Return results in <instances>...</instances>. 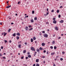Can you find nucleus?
Listing matches in <instances>:
<instances>
[{
    "label": "nucleus",
    "instance_id": "338daca9",
    "mask_svg": "<svg viewBox=\"0 0 66 66\" xmlns=\"http://www.w3.org/2000/svg\"><path fill=\"white\" fill-rule=\"evenodd\" d=\"M2 35H3L4 34V33H2Z\"/></svg>",
    "mask_w": 66,
    "mask_h": 66
},
{
    "label": "nucleus",
    "instance_id": "cd10ccee",
    "mask_svg": "<svg viewBox=\"0 0 66 66\" xmlns=\"http://www.w3.org/2000/svg\"><path fill=\"white\" fill-rule=\"evenodd\" d=\"M39 49L40 50H42V47H40Z\"/></svg>",
    "mask_w": 66,
    "mask_h": 66
},
{
    "label": "nucleus",
    "instance_id": "774afa93",
    "mask_svg": "<svg viewBox=\"0 0 66 66\" xmlns=\"http://www.w3.org/2000/svg\"><path fill=\"white\" fill-rule=\"evenodd\" d=\"M27 18V16H26L24 17V18Z\"/></svg>",
    "mask_w": 66,
    "mask_h": 66
},
{
    "label": "nucleus",
    "instance_id": "ddd939ff",
    "mask_svg": "<svg viewBox=\"0 0 66 66\" xmlns=\"http://www.w3.org/2000/svg\"><path fill=\"white\" fill-rule=\"evenodd\" d=\"M55 53L54 52L53 53H51V55H53Z\"/></svg>",
    "mask_w": 66,
    "mask_h": 66
},
{
    "label": "nucleus",
    "instance_id": "5fc2aeb1",
    "mask_svg": "<svg viewBox=\"0 0 66 66\" xmlns=\"http://www.w3.org/2000/svg\"><path fill=\"white\" fill-rule=\"evenodd\" d=\"M53 66H55V64H53Z\"/></svg>",
    "mask_w": 66,
    "mask_h": 66
},
{
    "label": "nucleus",
    "instance_id": "f03ea898",
    "mask_svg": "<svg viewBox=\"0 0 66 66\" xmlns=\"http://www.w3.org/2000/svg\"><path fill=\"white\" fill-rule=\"evenodd\" d=\"M44 37H47L48 36V35L47 34H45L44 35Z\"/></svg>",
    "mask_w": 66,
    "mask_h": 66
},
{
    "label": "nucleus",
    "instance_id": "680f3d73",
    "mask_svg": "<svg viewBox=\"0 0 66 66\" xmlns=\"http://www.w3.org/2000/svg\"><path fill=\"white\" fill-rule=\"evenodd\" d=\"M47 11L48 12V8H47Z\"/></svg>",
    "mask_w": 66,
    "mask_h": 66
},
{
    "label": "nucleus",
    "instance_id": "6e6552de",
    "mask_svg": "<svg viewBox=\"0 0 66 66\" xmlns=\"http://www.w3.org/2000/svg\"><path fill=\"white\" fill-rule=\"evenodd\" d=\"M53 23H56V21L55 20L53 21Z\"/></svg>",
    "mask_w": 66,
    "mask_h": 66
},
{
    "label": "nucleus",
    "instance_id": "e2e57ef3",
    "mask_svg": "<svg viewBox=\"0 0 66 66\" xmlns=\"http://www.w3.org/2000/svg\"><path fill=\"white\" fill-rule=\"evenodd\" d=\"M33 66H35V64H34L33 65Z\"/></svg>",
    "mask_w": 66,
    "mask_h": 66
},
{
    "label": "nucleus",
    "instance_id": "3c124183",
    "mask_svg": "<svg viewBox=\"0 0 66 66\" xmlns=\"http://www.w3.org/2000/svg\"><path fill=\"white\" fill-rule=\"evenodd\" d=\"M48 14H49V12H47V13L46 15H48Z\"/></svg>",
    "mask_w": 66,
    "mask_h": 66
},
{
    "label": "nucleus",
    "instance_id": "37998d69",
    "mask_svg": "<svg viewBox=\"0 0 66 66\" xmlns=\"http://www.w3.org/2000/svg\"><path fill=\"white\" fill-rule=\"evenodd\" d=\"M24 57H23V56L22 57H21V59H23Z\"/></svg>",
    "mask_w": 66,
    "mask_h": 66
},
{
    "label": "nucleus",
    "instance_id": "2eb2a0df",
    "mask_svg": "<svg viewBox=\"0 0 66 66\" xmlns=\"http://www.w3.org/2000/svg\"><path fill=\"white\" fill-rule=\"evenodd\" d=\"M28 57H29V58H30L31 57V55H29L28 56Z\"/></svg>",
    "mask_w": 66,
    "mask_h": 66
},
{
    "label": "nucleus",
    "instance_id": "603ef678",
    "mask_svg": "<svg viewBox=\"0 0 66 66\" xmlns=\"http://www.w3.org/2000/svg\"><path fill=\"white\" fill-rule=\"evenodd\" d=\"M9 43H12V41H11V40H10V41H9Z\"/></svg>",
    "mask_w": 66,
    "mask_h": 66
},
{
    "label": "nucleus",
    "instance_id": "c03bdc74",
    "mask_svg": "<svg viewBox=\"0 0 66 66\" xmlns=\"http://www.w3.org/2000/svg\"><path fill=\"white\" fill-rule=\"evenodd\" d=\"M42 33H45V31H42Z\"/></svg>",
    "mask_w": 66,
    "mask_h": 66
},
{
    "label": "nucleus",
    "instance_id": "423d86ee",
    "mask_svg": "<svg viewBox=\"0 0 66 66\" xmlns=\"http://www.w3.org/2000/svg\"><path fill=\"white\" fill-rule=\"evenodd\" d=\"M64 22V21L63 20H61L60 21V23H63Z\"/></svg>",
    "mask_w": 66,
    "mask_h": 66
},
{
    "label": "nucleus",
    "instance_id": "dca6fc26",
    "mask_svg": "<svg viewBox=\"0 0 66 66\" xmlns=\"http://www.w3.org/2000/svg\"><path fill=\"white\" fill-rule=\"evenodd\" d=\"M11 29H9L8 31V32H10V31H11Z\"/></svg>",
    "mask_w": 66,
    "mask_h": 66
},
{
    "label": "nucleus",
    "instance_id": "e433bc0d",
    "mask_svg": "<svg viewBox=\"0 0 66 66\" xmlns=\"http://www.w3.org/2000/svg\"><path fill=\"white\" fill-rule=\"evenodd\" d=\"M5 43H7V40H4Z\"/></svg>",
    "mask_w": 66,
    "mask_h": 66
},
{
    "label": "nucleus",
    "instance_id": "a211bd4d",
    "mask_svg": "<svg viewBox=\"0 0 66 66\" xmlns=\"http://www.w3.org/2000/svg\"><path fill=\"white\" fill-rule=\"evenodd\" d=\"M26 52V50H24L23 52V53H25Z\"/></svg>",
    "mask_w": 66,
    "mask_h": 66
},
{
    "label": "nucleus",
    "instance_id": "f8f14e48",
    "mask_svg": "<svg viewBox=\"0 0 66 66\" xmlns=\"http://www.w3.org/2000/svg\"><path fill=\"white\" fill-rule=\"evenodd\" d=\"M13 36H16V33H14L12 35Z\"/></svg>",
    "mask_w": 66,
    "mask_h": 66
},
{
    "label": "nucleus",
    "instance_id": "4468645a",
    "mask_svg": "<svg viewBox=\"0 0 66 66\" xmlns=\"http://www.w3.org/2000/svg\"><path fill=\"white\" fill-rule=\"evenodd\" d=\"M55 43V41H53V42H52V44L53 45Z\"/></svg>",
    "mask_w": 66,
    "mask_h": 66
},
{
    "label": "nucleus",
    "instance_id": "69168bd1",
    "mask_svg": "<svg viewBox=\"0 0 66 66\" xmlns=\"http://www.w3.org/2000/svg\"><path fill=\"white\" fill-rule=\"evenodd\" d=\"M35 55H36V54H34V56H35Z\"/></svg>",
    "mask_w": 66,
    "mask_h": 66
},
{
    "label": "nucleus",
    "instance_id": "de8ad7c7",
    "mask_svg": "<svg viewBox=\"0 0 66 66\" xmlns=\"http://www.w3.org/2000/svg\"><path fill=\"white\" fill-rule=\"evenodd\" d=\"M2 56V54H0V56Z\"/></svg>",
    "mask_w": 66,
    "mask_h": 66
},
{
    "label": "nucleus",
    "instance_id": "aec40b11",
    "mask_svg": "<svg viewBox=\"0 0 66 66\" xmlns=\"http://www.w3.org/2000/svg\"><path fill=\"white\" fill-rule=\"evenodd\" d=\"M37 18L36 17L34 18V20H37Z\"/></svg>",
    "mask_w": 66,
    "mask_h": 66
},
{
    "label": "nucleus",
    "instance_id": "864d4df0",
    "mask_svg": "<svg viewBox=\"0 0 66 66\" xmlns=\"http://www.w3.org/2000/svg\"><path fill=\"white\" fill-rule=\"evenodd\" d=\"M19 3H20V2H18V4H19Z\"/></svg>",
    "mask_w": 66,
    "mask_h": 66
},
{
    "label": "nucleus",
    "instance_id": "bb28decb",
    "mask_svg": "<svg viewBox=\"0 0 66 66\" xmlns=\"http://www.w3.org/2000/svg\"><path fill=\"white\" fill-rule=\"evenodd\" d=\"M35 12L34 11H32V14H34Z\"/></svg>",
    "mask_w": 66,
    "mask_h": 66
},
{
    "label": "nucleus",
    "instance_id": "49530a36",
    "mask_svg": "<svg viewBox=\"0 0 66 66\" xmlns=\"http://www.w3.org/2000/svg\"><path fill=\"white\" fill-rule=\"evenodd\" d=\"M62 54H64V53H65V52H62Z\"/></svg>",
    "mask_w": 66,
    "mask_h": 66
},
{
    "label": "nucleus",
    "instance_id": "bf43d9fd",
    "mask_svg": "<svg viewBox=\"0 0 66 66\" xmlns=\"http://www.w3.org/2000/svg\"><path fill=\"white\" fill-rule=\"evenodd\" d=\"M61 38V37H59L58 38V39H60Z\"/></svg>",
    "mask_w": 66,
    "mask_h": 66
},
{
    "label": "nucleus",
    "instance_id": "0e129e2a",
    "mask_svg": "<svg viewBox=\"0 0 66 66\" xmlns=\"http://www.w3.org/2000/svg\"><path fill=\"white\" fill-rule=\"evenodd\" d=\"M25 45H27V43H25Z\"/></svg>",
    "mask_w": 66,
    "mask_h": 66
},
{
    "label": "nucleus",
    "instance_id": "c85d7f7f",
    "mask_svg": "<svg viewBox=\"0 0 66 66\" xmlns=\"http://www.w3.org/2000/svg\"><path fill=\"white\" fill-rule=\"evenodd\" d=\"M33 39L34 40H35L36 39V38L35 37H34Z\"/></svg>",
    "mask_w": 66,
    "mask_h": 66
},
{
    "label": "nucleus",
    "instance_id": "4c0bfd02",
    "mask_svg": "<svg viewBox=\"0 0 66 66\" xmlns=\"http://www.w3.org/2000/svg\"><path fill=\"white\" fill-rule=\"evenodd\" d=\"M1 49H3V46H1Z\"/></svg>",
    "mask_w": 66,
    "mask_h": 66
},
{
    "label": "nucleus",
    "instance_id": "473e14b6",
    "mask_svg": "<svg viewBox=\"0 0 66 66\" xmlns=\"http://www.w3.org/2000/svg\"><path fill=\"white\" fill-rule=\"evenodd\" d=\"M59 18H61V15H59L58 16Z\"/></svg>",
    "mask_w": 66,
    "mask_h": 66
},
{
    "label": "nucleus",
    "instance_id": "c9c22d12",
    "mask_svg": "<svg viewBox=\"0 0 66 66\" xmlns=\"http://www.w3.org/2000/svg\"><path fill=\"white\" fill-rule=\"evenodd\" d=\"M50 48H51V49H53V46H51L50 47Z\"/></svg>",
    "mask_w": 66,
    "mask_h": 66
},
{
    "label": "nucleus",
    "instance_id": "a18cd8bd",
    "mask_svg": "<svg viewBox=\"0 0 66 66\" xmlns=\"http://www.w3.org/2000/svg\"><path fill=\"white\" fill-rule=\"evenodd\" d=\"M53 20H55V18H53Z\"/></svg>",
    "mask_w": 66,
    "mask_h": 66
},
{
    "label": "nucleus",
    "instance_id": "7c9ffc66",
    "mask_svg": "<svg viewBox=\"0 0 66 66\" xmlns=\"http://www.w3.org/2000/svg\"><path fill=\"white\" fill-rule=\"evenodd\" d=\"M54 10H52L51 11V12H52V13H53V12H54Z\"/></svg>",
    "mask_w": 66,
    "mask_h": 66
},
{
    "label": "nucleus",
    "instance_id": "79ce46f5",
    "mask_svg": "<svg viewBox=\"0 0 66 66\" xmlns=\"http://www.w3.org/2000/svg\"><path fill=\"white\" fill-rule=\"evenodd\" d=\"M46 52H47V54H48V53H49L48 52V51H46Z\"/></svg>",
    "mask_w": 66,
    "mask_h": 66
},
{
    "label": "nucleus",
    "instance_id": "4d7b16f0",
    "mask_svg": "<svg viewBox=\"0 0 66 66\" xmlns=\"http://www.w3.org/2000/svg\"><path fill=\"white\" fill-rule=\"evenodd\" d=\"M55 35H54L53 36V37H55Z\"/></svg>",
    "mask_w": 66,
    "mask_h": 66
},
{
    "label": "nucleus",
    "instance_id": "a878e982",
    "mask_svg": "<svg viewBox=\"0 0 66 66\" xmlns=\"http://www.w3.org/2000/svg\"><path fill=\"white\" fill-rule=\"evenodd\" d=\"M33 29V28H30V29H29V31H31V30H32Z\"/></svg>",
    "mask_w": 66,
    "mask_h": 66
},
{
    "label": "nucleus",
    "instance_id": "4be33fe9",
    "mask_svg": "<svg viewBox=\"0 0 66 66\" xmlns=\"http://www.w3.org/2000/svg\"><path fill=\"white\" fill-rule=\"evenodd\" d=\"M36 66H39V64L37 63L36 65Z\"/></svg>",
    "mask_w": 66,
    "mask_h": 66
},
{
    "label": "nucleus",
    "instance_id": "2f4dec72",
    "mask_svg": "<svg viewBox=\"0 0 66 66\" xmlns=\"http://www.w3.org/2000/svg\"><path fill=\"white\" fill-rule=\"evenodd\" d=\"M60 61H63V59L62 58H60Z\"/></svg>",
    "mask_w": 66,
    "mask_h": 66
},
{
    "label": "nucleus",
    "instance_id": "f257e3e1",
    "mask_svg": "<svg viewBox=\"0 0 66 66\" xmlns=\"http://www.w3.org/2000/svg\"><path fill=\"white\" fill-rule=\"evenodd\" d=\"M31 50L32 51H35V48H34L32 47H31Z\"/></svg>",
    "mask_w": 66,
    "mask_h": 66
},
{
    "label": "nucleus",
    "instance_id": "8fccbe9b",
    "mask_svg": "<svg viewBox=\"0 0 66 66\" xmlns=\"http://www.w3.org/2000/svg\"><path fill=\"white\" fill-rule=\"evenodd\" d=\"M62 7H63V6H61L60 7V8H62Z\"/></svg>",
    "mask_w": 66,
    "mask_h": 66
},
{
    "label": "nucleus",
    "instance_id": "0eeeda50",
    "mask_svg": "<svg viewBox=\"0 0 66 66\" xmlns=\"http://www.w3.org/2000/svg\"><path fill=\"white\" fill-rule=\"evenodd\" d=\"M42 45L43 46H45V44L44 43H42Z\"/></svg>",
    "mask_w": 66,
    "mask_h": 66
},
{
    "label": "nucleus",
    "instance_id": "6ab92c4d",
    "mask_svg": "<svg viewBox=\"0 0 66 66\" xmlns=\"http://www.w3.org/2000/svg\"><path fill=\"white\" fill-rule=\"evenodd\" d=\"M31 43H32V42H33V39L31 38Z\"/></svg>",
    "mask_w": 66,
    "mask_h": 66
},
{
    "label": "nucleus",
    "instance_id": "412c9836",
    "mask_svg": "<svg viewBox=\"0 0 66 66\" xmlns=\"http://www.w3.org/2000/svg\"><path fill=\"white\" fill-rule=\"evenodd\" d=\"M16 39H19V36H17L16 37Z\"/></svg>",
    "mask_w": 66,
    "mask_h": 66
},
{
    "label": "nucleus",
    "instance_id": "13d9d810",
    "mask_svg": "<svg viewBox=\"0 0 66 66\" xmlns=\"http://www.w3.org/2000/svg\"><path fill=\"white\" fill-rule=\"evenodd\" d=\"M11 24H14V23H11Z\"/></svg>",
    "mask_w": 66,
    "mask_h": 66
},
{
    "label": "nucleus",
    "instance_id": "39448f33",
    "mask_svg": "<svg viewBox=\"0 0 66 66\" xmlns=\"http://www.w3.org/2000/svg\"><path fill=\"white\" fill-rule=\"evenodd\" d=\"M39 62V59H37L36 60V62L37 63H38Z\"/></svg>",
    "mask_w": 66,
    "mask_h": 66
},
{
    "label": "nucleus",
    "instance_id": "58836bf2",
    "mask_svg": "<svg viewBox=\"0 0 66 66\" xmlns=\"http://www.w3.org/2000/svg\"><path fill=\"white\" fill-rule=\"evenodd\" d=\"M46 24H49V22H46Z\"/></svg>",
    "mask_w": 66,
    "mask_h": 66
},
{
    "label": "nucleus",
    "instance_id": "72a5a7b5",
    "mask_svg": "<svg viewBox=\"0 0 66 66\" xmlns=\"http://www.w3.org/2000/svg\"><path fill=\"white\" fill-rule=\"evenodd\" d=\"M28 27L29 28H31V27H32V26L31 25H29L28 26Z\"/></svg>",
    "mask_w": 66,
    "mask_h": 66
},
{
    "label": "nucleus",
    "instance_id": "f704fd0d",
    "mask_svg": "<svg viewBox=\"0 0 66 66\" xmlns=\"http://www.w3.org/2000/svg\"><path fill=\"white\" fill-rule=\"evenodd\" d=\"M3 59H6V58L5 57H3Z\"/></svg>",
    "mask_w": 66,
    "mask_h": 66
},
{
    "label": "nucleus",
    "instance_id": "a19ab883",
    "mask_svg": "<svg viewBox=\"0 0 66 66\" xmlns=\"http://www.w3.org/2000/svg\"><path fill=\"white\" fill-rule=\"evenodd\" d=\"M46 50H45L43 52L44 53H46Z\"/></svg>",
    "mask_w": 66,
    "mask_h": 66
},
{
    "label": "nucleus",
    "instance_id": "1a4fd4ad",
    "mask_svg": "<svg viewBox=\"0 0 66 66\" xmlns=\"http://www.w3.org/2000/svg\"><path fill=\"white\" fill-rule=\"evenodd\" d=\"M16 35H18V36H20V34L18 32L16 34Z\"/></svg>",
    "mask_w": 66,
    "mask_h": 66
},
{
    "label": "nucleus",
    "instance_id": "7ed1b4c3",
    "mask_svg": "<svg viewBox=\"0 0 66 66\" xmlns=\"http://www.w3.org/2000/svg\"><path fill=\"white\" fill-rule=\"evenodd\" d=\"M55 29L56 30H57V31L58 30V28H57V27L56 26L55 27Z\"/></svg>",
    "mask_w": 66,
    "mask_h": 66
},
{
    "label": "nucleus",
    "instance_id": "b1692460",
    "mask_svg": "<svg viewBox=\"0 0 66 66\" xmlns=\"http://www.w3.org/2000/svg\"><path fill=\"white\" fill-rule=\"evenodd\" d=\"M59 12H60V11H59V10H57V13H59Z\"/></svg>",
    "mask_w": 66,
    "mask_h": 66
},
{
    "label": "nucleus",
    "instance_id": "052dcab7",
    "mask_svg": "<svg viewBox=\"0 0 66 66\" xmlns=\"http://www.w3.org/2000/svg\"><path fill=\"white\" fill-rule=\"evenodd\" d=\"M2 22H1L0 23V24H1V25H2Z\"/></svg>",
    "mask_w": 66,
    "mask_h": 66
},
{
    "label": "nucleus",
    "instance_id": "9d476101",
    "mask_svg": "<svg viewBox=\"0 0 66 66\" xmlns=\"http://www.w3.org/2000/svg\"><path fill=\"white\" fill-rule=\"evenodd\" d=\"M21 44H20L18 46V47L19 48H21Z\"/></svg>",
    "mask_w": 66,
    "mask_h": 66
},
{
    "label": "nucleus",
    "instance_id": "6e6d98bb",
    "mask_svg": "<svg viewBox=\"0 0 66 66\" xmlns=\"http://www.w3.org/2000/svg\"><path fill=\"white\" fill-rule=\"evenodd\" d=\"M28 54H30V53L29 52H28L27 53Z\"/></svg>",
    "mask_w": 66,
    "mask_h": 66
},
{
    "label": "nucleus",
    "instance_id": "393cba45",
    "mask_svg": "<svg viewBox=\"0 0 66 66\" xmlns=\"http://www.w3.org/2000/svg\"><path fill=\"white\" fill-rule=\"evenodd\" d=\"M6 34H7V33H4V36H5V35H6Z\"/></svg>",
    "mask_w": 66,
    "mask_h": 66
},
{
    "label": "nucleus",
    "instance_id": "20e7f679",
    "mask_svg": "<svg viewBox=\"0 0 66 66\" xmlns=\"http://www.w3.org/2000/svg\"><path fill=\"white\" fill-rule=\"evenodd\" d=\"M28 27H26L25 29L26 31H28Z\"/></svg>",
    "mask_w": 66,
    "mask_h": 66
},
{
    "label": "nucleus",
    "instance_id": "c756f323",
    "mask_svg": "<svg viewBox=\"0 0 66 66\" xmlns=\"http://www.w3.org/2000/svg\"><path fill=\"white\" fill-rule=\"evenodd\" d=\"M54 49H56V47L55 46H54Z\"/></svg>",
    "mask_w": 66,
    "mask_h": 66
},
{
    "label": "nucleus",
    "instance_id": "ea45409f",
    "mask_svg": "<svg viewBox=\"0 0 66 66\" xmlns=\"http://www.w3.org/2000/svg\"><path fill=\"white\" fill-rule=\"evenodd\" d=\"M21 41L19 42H18V44H21Z\"/></svg>",
    "mask_w": 66,
    "mask_h": 66
},
{
    "label": "nucleus",
    "instance_id": "f3484780",
    "mask_svg": "<svg viewBox=\"0 0 66 66\" xmlns=\"http://www.w3.org/2000/svg\"><path fill=\"white\" fill-rule=\"evenodd\" d=\"M31 22H34V20H33V19L31 20Z\"/></svg>",
    "mask_w": 66,
    "mask_h": 66
},
{
    "label": "nucleus",
    "instance_id": "5701e85b",
    "mask_svg": "<svg viewBox=\"0 0 66 66\" xmlns=\"http://www.w3.org/2000/svg\"><path fill=\"white\" fill-rule=\"evenodd\" d=\"M39 51H40L39 49H37V52H39Z\"/></svg>",
    "mask_w": 66,
    "mask_h": 66
},
{
    "label": "nucleus",
    "instance_id": "09e8293b",
    "mask_svg": "<svg viewBox=\"0 0 66 66\" xmlns=\"http://www.w3.org/2000/svg\"><path fill=\"white\" fill-rule=\"evenodd\" d=\"M26 59H28V57H26Z\"/></svg>",
    "mask_w": 66,
    "mask_h": 66
},
{
    "label": "nucleus",
    "instance_id": "9b49d317",
    "mask_svg": "<svg viewBox=\"0 0 66 66\" xmlns=\"http://www.w3.org/2000/svg\"><path fill=\"white\" fill-rule=\"evenodd\" d=\"M11 5H10L9 6H7L6 7V8H10V7H11Z\"/></svg>",
    "mask_w": 66,
    "mask_h": 66
}]
</instances>
